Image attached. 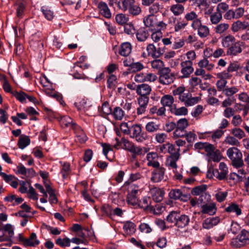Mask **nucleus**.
I'll return each mask as SVG.
<instances>
[{
    "label": "nucleus",
    "mask_w": 249,
    "mask_h": 249,
    "mask_svg": "<svg viewBox=\"0 0 249 249\" xmlns=\"http://www.w3.org/2000/svg\"><path fill=\"white\" fill-rule=\"evenodd\" d=\"M166 221L174 225L179 230L186 228L189 224L190 218L186 214H180L176 211H172L167 216Z\"/></svg>",
    "instance_id": "f257e3e1"
},
{
    "label": "nucleus",
    "mask_w": 249,
    "mask_h": 249,
    "mask_svg": "<svg viewBox=\"0 0 249 249\" xmlns=\"http://www.w3.org/2000/svg\"><path fill=\"white\" fill-rule=\"evenodd\" d=\"M227 155L231 160L232 164L236 168H239L244 165L242 160V153L240 150L236 147L229 148L227 151Z\"/></svg>",
    "instance_id": "f03ea898"
},
{
    "label": "nucleus",
    "mask_w": 249,
    "mask_h": 249,
    "mask_svg": "<svg viewBox=\"0 0 249 249\" xmlns=\"http://www.w3.org/2000/svg\"><path fill=\"white\" fill-rule=\"evenodd\" d=\"M119 9L125 12L127 11L131 15L137 16L141 12V9L135 0H121Z\"/></svg>",
    "instance_id": "7ed1b4c3"
},
{
    "label": "nucleus",
    "mask_w": 249,
    "mask_h": 249,
    "mask_svg": "<svg viewBox=\"0 0 249 249\" xmlns=\"http://www.w3.org/2000/svg\"><path fill=\"white\" fill-rule=\"evenodd\" d=\"M124 186V187L127 186L128 194L126 197L127 203L129 205L134 206L137 205L139 202V200L137 196V194L139 190L138 186L132 183H127L125 182Z\"/></svg>",
    "instance_id": "20e7f679"
},
{
    "label": "nucleus",
    "mask_w": 249,
    "mask_h": 249,
    "mask_svg": "<svg viewBox=\"0 0 249 249\" xmlns=\"http://www.w3.org/2000/svg\"><path fill=\"white\" fill-rule=\"evenodd\" d=\"M249 243V231L243 230L236 237L232 239L231 245L234 248H240Z\"/></svg>",
    "instance_id": "39448f33"
},
{
    "label": "nucleus",
    "mask_w": 249,
    "mask_h": 249,
    "mask_svg": "<svg viewBox=\"0 0 249 249\" xmlns=\"http://www.w3.org/2000/svg\"><path fill=\"white\" fill-rule=\"evenodd\" d=\"M159 74V82L162 85H169L173 83L175 79L174 74L171 72L169 67L164 68Z\"/></svg>",
    "instance_id": "423d86ee"
},
{
    "label": "nucleus",
    "mask_w": 249,
    "mask_h": 249,
    "mask_svg": "<svg viewBox=\"0 0 249 249\" xmlns=\"http://www.w3.org/2000/svg\"><path fill=\"white\" fill-rule=\"evenodd\" d=\"M129 131L131 137L135 138L138 142H142L147 138L146 134L144 132H142V127L139 124L132 125Z\"/></svg>",
    "instance_id": "0eeeda50"
},
{
    "label": "nucleus",
    "mask_w": 249,
    "mask_h": 249,
    "mask_svg": "<svg viewBox=\"0 0 249 249\" xmlns=\"http://www.w3.org/2000/svg\"><path fill=\"white\" fill-rule=\"evenodd\" d=\"M191 27L195 30L197 31V34L200 37H206L210 34L209 28L202 24L201 20H197L191 24Z\"/></svg>",
    "instance_id": "6e6552de"
},
{
    "label": "nucleus",
    "mask_w": 249,
    "mask_h": 249,
    "mask_svg": "<svg viewBox=\"0 0 249 249\" xmlns=\"http://www.w3.org/2000/svg\"><path fill=\"white\" fill-rule=\"evenodd\" d=\"M179 100L183 102L185 106L189 107L196 104L199 101V98L198 97H192L191 94L186 90Z\"/></svg>",
    "instance_id": "1a4fd4ad"
},
{
    "label": "nucleus",
    "mask_w": 249,
    "mask_h": 249,
    "mask_svg": "<svg viewBox=\"0 0 249 249\" xmlns=\"http://www.w3.org/2000/svg\"><path fill=\"white\" fill-rule=\"evenodd\" d=\"M228 169L224 162H220L218 169L213 170V174L214 177L219 180H223L227 177Z\"/></svg>",
    "instance_id": "9d476101"
},
{
    "label": "nucleus",
    "mask_w": 249,
    "mask_h": 249,
    "mask_svg": "<svg viewBox=\"0 0 249 249\" xmlns=\"http://www.w3.org/2000/svg\"><path fill=\"white\" fill-rule=\"evenodd\" d=\"M181 73L182 78H188L194 71L193 62L191 61H184L180 63Z\"/></svg>",
    "instance_id": "9b49d317"
},
{
    "label": "nucleus",
    "mask_w": 249,
    "mask_h": 249,
    "mask_svg": "<svg viewBox=\"0 0 249 249\" xmlns=\"http://www.w3.org/2000/svg\"><path fill=\"white\" fill-rule=\"evenodd\" d=\"M165 169L159 166L153 170L151 173V180L153 182H159L161 181L164 176Z\"/></svg>",
    "instance_id": "f8f14e48"
},
{
    "label": "nucleus",
    "mask_w": 249,
    "mask_h": 249,
    "mask_svg": "<svg viewBox=\"0 0 249 249\" xmlns=\"http://www.w3.org/2000/svg\"><path fill=\"white\" fill-rule=\"evenodd\" d=\"M244 45V43L242 41H237L234 42L230 46L227 51L228 55L230 56H236L242 52V47Z\"/></svg>",
    "instance_id": "ddd939ff"
},
{
    "label": "nucleus",
    "mask_w": 249,
    "mask_h": 249,
    "mask_svg": "<svg viewBox=\"0 0 249 249\" xmlns=\"http://www.w3.org/2000/svg\"><path fill=\"white\" fill-rule=\"evenodd\" d=\"M149 97L145 96H139L137 98V101L139 107L137 108V113L138 115H142L146 112L148 104L149 103Z\"/></svg>",
    "instance_id": "4468645a"
},
{
    "label": "nucleus",
    "mask_w": 249,
    "mask_h": 249,
    "mask_svg": "<svg viewBox=\"0 0 249 249\" xmlns=\"http://www.w3.org/2000/svg\"><path fill=\"white\" fill-rule=\"evenodd\" d=\"M146 160H147V165L148 166H152L156 168L160 166L159 161L160 157L156 152H150L146 155Z\"/></svg>",
    "instance_id": "2eb2a0df"
},
{
    "label": "nucleus",
    "mask_w": 249,
    "mask_h": 249,
    "mask_svg": "<svg viewBox=\"0 0 249 249\" xmlns=\"http://www.w3.org/2000/svg\"><path fill=\"white\" fill-rule=\"evenodd\" d=\"M169 196L172 199H178L183 201H186L188 198V196L186 194H183L178 189H172L169 193Z\"/></svg>",
    "instance_id": "dca6fc26"
},
{
    "label": "nucleus",
    "mask_w": 249,
    "mask_h": 249,
    "mask_svg": "<svg viewBox=\"0 0 249 249\" xmlns=\"http://www.w3.org/2000/svg\"><path fill=\"white\" fill-rule=\"evenodd\" d=\"M201 208V210L198 213L199 214H207L210 215H213L217 211V208L214 203L202 205Z\"/></svg>",
    "instance_id": "f3484780"
},
{
    "label": "nucleus",
    "mask_w": 249,
    "mask_h": 249,
    "mask_svg": "<svg viewBox=\"0 0 249 249\" xmlns=\"http://www.w3.org/2000/svg\"><path fill=\"white\" fill-rule=\"evenodd\" d=\"M152 90L151 86L146 84H142L137 86L136 91L140 96L148 97Z\"/></svg>",
    "instance_id": "a211bd4d"
},
{
    "label": "nucleus",
    "mask_w": 249,
    "mask_h": 249,
    "mask_svg": "<svg viewBox=\"0 0 249 249\" xmlns=\"http://www.w3.org/2000/svg\"><path fill=\"white\" fill-rule=\"evenodd\" d=\"M149 194L155 202H160L163 199L164 193L161 189L157 187H154L150 189Z\"/></svg>",
    "instance_id": "6ab92c4d"
},
{
    "label": "nucleus",
    "mask_w": 249,
    "mask_h": 249,
    "mask_svg": "<svg viewBox=\"0 0 249 249\" xmlns=\"http://www.w3.org/2000/svg\"><path fill=\"white\" fill-rule=\"evenodd\" d=\"M220 222L218 217H211L205 219L202 222V227L205 229H210L217 225Z\"/></svg>",
    "instance_id": "aec40b11"
},
{
    "label": "nucleus",
    "mask_w": 249,
    "mask_h": 249,
    "mask_svg": "<svg viewBox=\"0 0 249 249\" xmlns=\"http://www.w3.org/2000/svg\"><path fill=\"white\" fill-rule=\"evenodd\" d=\"M74 105L79 111L84 112L89 110L91 107L90 102L86 99H81L80 101L76 102Z\"/></svg>",
    "instance_id": "412c9836"
},
{
    "label": "nucleus",
    "mask_w": 249,
    "mask_h": 249,
    "mask_svg": "<svg viewBox=\"0 0 249 249\" xmlns=\"http://www.w3.org/2000/svg\"><path fill=\"white\" fill-rule=\"evenodd\" d=\"M3 230L5 231H7L8 233V235H6L3 234L2 235H0V241H11V238L13 237L14 232V229L12 225L10 224H7L3 227Z\"/></svg>",
    "instance_id": "4be33fe9"
},
{
    "label": "nucleus",
    "mask_w": 249,
    "mask_h": 249,
    "mask_svg": "<svg viewBox=\"0 0 249 249\" xmlns=\"http://www.w3.org/2000/svg\"><path fill=\"white\" fill-rule=\"evenodd\" d=\"M179 148L178 149V151L174 154L171 155L166 160V165L174 169H177L178 167L176 163L177 161L178 160L180 157L179 153Z\"/></svg>",
    "instance_id": "5701e85b"
},
{
    "label": "nucleus",
    "mask_w": 249,
    "mask_h": 249,
    "mask_svg": "<svg viewBox=\"0 0 249 249\" xmlns=\"http://www.w3.org/2000/svg\"><path fill=\"white\" fill-rule=\"evenodd\" d=\"M98 8L100 14L107 18L111 17V13L106 3L103 1L100 2L98 4Z\"/></svg>",
    "instance_id": "b1692460"
},
{
    "label": "nucleus",
    "mask_w": 249,
    "mask_h": 249,
    "mask_svg": "<svg viewBox=\"0 0 249 249\" xmlns=\"http://www.w3.org/2000/svg\"><path fill=\"white\" fill-rule=\"evenodd\" d=\"M149 33L146 28H141L136 32V36L139 41L144 42L149 37Z\"/></svg>",
    "instance_id": "393cba45"
},
{
    "label": "nucleus",
    "mask_w": 249,
    "mask_h": 249,
    "mask_svg": "<svg viewBox=\"0 0 249 249\" xmlns=\"http://www.w3.org/2000/svg\"><path fill=\"white\" fill-rule=\"evenodd\" d=\"M123 230L126 235H131L136 231V225L131 221H126L124 223Z\"/></svg>",
    "instance_id": "a878e982"
},
{
    "label": "nucleus",
    "mask_w": 249,
    "mask_h": 249,
    "mask_svg": "<svg viewBox=\"0 0 249 249\" xmlns=\"http://www.w3.org/2000/svg\"><path fill=\"white\" fill-rule=\"evenodd\" d=\"M248 27V23L245 21L237 20L231 24V30L233 32H237L240 30H245Z\"/></svg>",
    "instance_id": "bb28decb"
},
{
    "label": "nucleus",
    "mask_w": 249,
    "mask_h": 249,
    "mask_svg": "<svg viewBox=\"0 0 249 249\" xmlns=\"http://www.w3.org/2000/svg\"><path fill=\"white\" fill-rule=\"evenodd\" d=\"M73 129L78 139V141L80 142L83 143L87 141V136L79 126L76 124V125L73 128Z\"/></svg>",
    "instance_id": "cd10ccee"
},
{
    "label": "nucleus",
    "mask_w": 249,
    "mask_h": 249,
    "mask_svg": "<svg viewBox=\"0 0 249 249\" xmlns=\"http://www.w3.org/2000/svg\"><path fill=\"white\" fill-rule=\"evenodd\" d=\"M40 241L37 239L36 235L33 232L31 234L29 238H26L24 244L25 247H36L39 245Z\"/></svg>",
    "instance_id": "c85d7f7f"
},
{
    "label": "nucleus",
    "mask_w": 249,
    "mask_h": 249,
    "mask_svg": "<svg viewBox=\"0 0 249 249\" xmlns=\"http://www.w3.org/2000/svg\"><path fill=\"white\" fill-rule=\"evenodd\" d=\"M192 6L198 7L199 9H207L210 5V2L207 0H189Z\"/></svg>",
    "instance_id": "c756f323"
},
{
    "label": "nucleus",
    "mask_w": 249,
    "mask_h": 249,
    "mask_svg": "<svg viewBox=\"0 0 249 249\" xmlns=\"http://www.w3.org/2000/svg\"><path fill=\"white\" fill-rule=\"evenodd\" d=\"M145 128L147 132L155 133L160 130V124L155 121H150L146 124Z\"/></svg>",
    "instance_id": "7c9ffc66"
},
{
    "label": "nucleus",
    "mask_w": 249,
    "mask_h": 249,
    "mask_svg": "<svg viewBox=\"0 0 249 249\" xmlns=\"http://www.w3.org/2000/svg\"><path fill=\"white\" fill-rule=\"evenodd\" d=\"M131 44L129 42H124L121 44L119 53L122 56H126L131 53Z\"/></svg>",
    "instance_id": "2f4dec72"
},
{
    "label": "nucleus",
    "mask_w": 249,
    "mask_h": 249,
    "mask_svg": "<svg viewBox=\"0 0 249 249\" xmlns=\"http://www.w3.org/2000/svg\"><path fill=\"white\" fill-rule=\"evenodd\" d=\"M157 21V17L154 15H150L143 18V22L146 27H154Z\"/></svg>",
    "instance_id": "473e14b6"
},
{
    "label": "nucleus",
    "mask_w": 249,
    "mask_h": 249,
    "mask_svg": "<svg viewBox=\"0 0 249 249\" xmlns=\"http://www.w3.org/2000/svg\"><path fill=\"white\" fill-rule=\"evenodd\" d=\"M184 9V7L179 3L172 5L170 8V10L175 16H178L183 14Z\"/></svg>",
    "instance_id": "72a5a7b5"
},
{
    "label": "nucleus",
    "mask_w": 249,
    "mask_h": 249,
    "mask_svg": "<svg viewBox=\"0 0 249 249\" xmlns=\"http://www.w3.org/2000/svg\"><path fill=\"white\" fill-rule=\"evenodd\" d=\"M235 38L233 36L229 35L222 38L221 43L223 47L229 48L235 42Z\"/></svg>",
    "instance_id": "f704fd0d"
},
{
    "label": "nucleus",
    "mask_w": 249,
    "mask_h": 249,
    "mask_svg": "<svg viewBox=\"0 0 249 249\" xmlns=\"http://www.w3.org/2000/svg\"><path fill=\"white\" fill-rule=\"evenodd\" d=\"M30 143V139L29 136L22 135L20 136L18 142V147L23 149Z\"/></svg>",
    "instance_id": "c9c22d12"
},
{
    "label": "nucleus",
    "mask_w": 249,
    "mask_h": 249,
    "mask_svg": "<svg viewBox=\"0 0 249 249\" xmlns=\"http://www.w3.org/2000/svg\"><path fill=\"white\" fill-rule=\"evenodd\" d=\"M171 113L176 116H185L188 114V109L185 107H174L171 108Z\"/></svg>",
    "instance_id": "e433bc0d"
},
{
    "label": "nucleus",
    "mask_w": 249,
    "mask_h": 249,
    "mask_svg": "<svg viewBox=\"0 0 249 249\" xmlns=\"http://www.w3.org/2000/svg\"><path fill=\"white\" fill-rule=\"evenodd\" d=\"M151 67L157 71H158V73H159L160 71H161V70H162L165 67L164 66V63L160 59H156L153 61H152L151 62Z\"/></svg>",
    "instance_id": "4c0bfd02"
},
{
    "label": "nucleus",
    "mask_w": 249,
    "mask_h": 249,
    "mask_svg": "<svg viewBox=\"0 0 249 249\" xmlns=\"http://www.w3.org/2000/svg\"><path fill=\"white\" fill-rule=\"evenodd\" d=\"M111 115L116 120H122L124 116V110L119 107H114Z\"/></svg>",
    "instance_id": "58836bf2"
},
{
    "label": "nucleus",
    "mask_w": 249,
    "mask_h": 249,
    "mask_svg": "<svg viewBox=\"0 0 249 249\" xmlns=\"http://www.w3.org/2000/svg\"><path fill=\"white\" fill-rule=\"evenodd\" d=\"M174 102V97L169 94L163 96L160 100V103L164 107H171Z\"/></svg>",
    "instance_id": "ea45409f"
},
{
    "label": "nucleus",
    "mask_w": 249,
    "mask_h": 249,
    "mask_svg": "<svg viewBox=\"0 0 249 249\" xmlns=\"http://www.w3.org/2000/svg\"><path fill=\"white\" fill-rule=\"evenodd\" d=\"M60 124L62 126L71 127L72 129L76 125V124L73 122L72 119L69 116H64L60 119Z\"/></svg>",
    "instance_id": "a19ab883"
},
{
    "label": "nucleus",
    "mask_w": 249,
    "mask_h": 249,
    "mask_svg": "<svg viewBox=\"0 0 249 249\" xmlns=\"http://www.w3.org/2000/svg\"><path fill=\"white\" fill-rule=\"evenodd\" d=\"M207 187L206 185L198 186L194 188L191 193L194 196H199L203 193H206Z\"/></svg>",
    "instance_id": "79ce46f5"
},
{
    "label": "nucleus",
    "mask_w": 249,
    "mask_h": 249,
    "mask_svg": "<svg viewBox=\"0 0 249 249\" xmlns=\"http://www.w3.org/2000/svg\"><path fill=\"white\" fill-rule=\"evenodd\" d=\"M41 10L44 17L48 20H51L53 18V12L48 7L43 6L41 7Z\"/></svg>",
    "instance_id": "37998d69"
},
{
    "label": "nucleus",
    "mask_w": 249,
    "mask_h": 249,
    "mask_svg": "<svg viewBox=\"0 0 249 249\" xmlns=\"http://www.w3.org/2000/svg\"><path fill=\"white\" fill-rule=\"evenodd\" d=\"M223 143L234 146H238L240 145V142L235 137L231 136H227L225 138Z\"/></svg>",
    "instance_id": "c03bdc74"
},
{
    "label": "nucleus",
    "mask_w": 249,
    "mask_h": 249,
    "mask_svg": "<svg viewBox=\"0 0 249 249\" xmlns=\"http://www.w3.org/2000/svg\"><path fill=\"white\" fill-rule=\"evenodd\" d=\"M231 133L234 137L239 139H242L246 136L244 131L239 127H235L231 130Z\"/></svg>",
    "instance_id": "a18cd8bd"
},
{
    "label": "nucleus",
    "mask_w": 249,
    "mask_h": 249,
    "mask_svg": "<svg viewBox=\"0 0 249 249\" xmlns=\"http://www.w3.org/2000/svg\"><path fill=\"white\" fill-rule=\"evenodd\" d=\"M133 153V158H135L137 155H143L147 152V149L145 147H141L134 145L133 150L131 151Z\"/></svg>",
    "instance_id": "49530a36"
},
{
    "label": "nucleus",
    "mask_w": 249,
    "mask_h": 249,
    "mask_svg": "<svg viewBox=\"0 0 249 249\" xmlns=\"http://www.w3.org/2000/svg\"><path fill=\"white\" fill-rule=\"evenodd\" d=\"M210 21L212 24H216L219 23L222 18V15L220 12L216 11L210 16Z\"/></svg>",
    "instance_id": "de8ad7c7"
},
{
    "label": "nucleus",
    "mask_w": 249,
    "mask_h": 249,
    "mask_svg": "<svg viewBox=\"0 0 249 249\" xmlns=\"http://www.w3.org/2000/svg\"><path fill=\"white\" fill-rule=\"evenodd\" d=\"M225 211L228 213L235 212L237 215L241 214V210L239 208L237 204L232 203L225 209Z\"/></svg>",
    "instance_id": "09e8293b"
},
{
    "label": "nucleus",
    "mask_w": 249,
    "mask_h": 249,
    "mask_svg": "<svg viewBox=\"0 0 249 249\" xmlns=\"http://www.w3.org/2000/svg\"><path fill=\"white\" fill-rule=\"evenodd\" d=\"M184 18L187 21H192V23H194L197 20H201L198 18L197 14L193 11L187 13L184 16Z\"/></svg>",
    "instance_id": "8fccbe9b"
},
{
    "label": "nucleus",
    "mask_w": 249,
    "mask_h": 249,
    "mask_svg": "<svg viewBox=\"0 0 249 249\" xmlns=\"http://www.w3.org/2000/svg\"><path fill=\"white\" fill-rule=\"evenodd\" d=\"M62 168L61 170V173L62 174L63 178H66L69 176L70 172V164L68 162H60Z\"/></svg>",
    "instance_id": "3c124183"
},
{
    "label": "nucleus",
    "mask_w": 249,
    "mask_h": 249,
    "mask_svg": "<svg viewBox=\"0 0 249 249\" xmlns=\"http://www.w3.org/2000/svg\"><path fill=\"white\" fill-rule=\"evenodd\" d=\"M144 68L142 63L140 62H133L130 68H128V71L130 72H136L140 71Z\"/></svg>",
    "instance_id": "603ef678"
},
{
    "label": "nucleus",
    "mask_w": 249,
    "mask_h": 249,
    "mask_svg": "<svg viewBox=\"0 0 249 249\" xmlns=\"http://www.w3.org/2000/svg\"><path fill=\"white\" fill-rule=\"evenodd\" d=\"M115 19L118 24L124 25L127 23L128 18L124 14H119L116 16Z\"/></svg>",
    "instance_id": "864d4df0"
},
{
    "label": "nucleus",
    "mask_w": 249,
    "mask_h": 249,
    "mask_svg": "<svg viewBox=\"0 0 249 249\" xmlns=\"http://www.w3.org/2000/svg\"><path fill=\"white\" fill-rule=\"evenodd\" d=\"M239 91V89L236 87H231L230 88H226L223 91V93L228 97H231L234 94Z\"/></svg>",
    "instance_id": "5fc2aeb1"
},
{
    "label": "nucleus",
    "mask_w": 249,
    "mask_h": 249,
    "mask_svg": "<svg viewBox=\"0 0 249 249\" xmlns=\"http://www.w3.org/2000/svg\"><path fill=\"white\" fill-rule=\"evenodd\" d=\"M229 28L228 23H222L217 25L214 28V31L217 34H222L226 32Z\"/></svg>",
    "instance_id": "6e6d98bb"
},
{
    "label": "nucleus",
    "mask_w": 249,
    "mask_h": 249,
    "mask_svg": "<svg viewBox=\"0 0 249 249\" xmlns=\"http://www.w3.org/2000/svg\"><path fill=\"white\" fill-rule=\"evenodd\" d=\"M198 203L200 204H206L209 202L210 200H211V196L206 193H203L201 195L198 196L197 197Z\"/></svg>",
    "instance_id": "4d7b16f0"
},
{
    "label": "nucleus",
    "mask_w": 249,
    "mask_h": 249,
    "mask_svg": "<svg viewBox=\"0 0 249 249\" xmlns=\"http://www.w3.org/2000/svg\"><path fill=\"white\" fill-rule=\"evenodd\" d=\"M164 210L163 207L161 204H157L155 206H150V212L155 214H160Z\"/></svg>",
    "instance_id": "13d9d810"
},
{
    "label": "nucleus",
    "mask_w": 249,
    "mask_h": 249,
    "mask_svg": "<svg viewBox=\"0 0 249 249\" xmlns=\"http://www.w3.org/2000/svg\"><path fill=\"white\" fill-rule=\"evenodd\" d=\"M146 51L148 56H151L153 57H159V55L157 54L156 47L153 44H149L147 45Z\"/></svg>",
    "instance_id": "bf43d9fd"
},
{
    "label": "nucleus",
    "mask_w": 249,
    "mask_h": 249,
    "mask_svg": "<svg viewBox=\"0 0 249 249\" xmlns=\"http://www.w3.org/2000/svg\"><path fill=\"white\" fill-rule=\"evenodd\" d=\"M176 124V127L186 130L189 125V122L186 118H182L178 120Z\"/></svg>",
    "instance_id": "052dcab7"
},
{
    "label": "nucleus",
    "mask_w": 249,
    "mask_h": 249,
    "mask_svg": "<svg viewBox=\"0 0 249 249\" xmlns=\"http://www.w3.org/2000/svg\"><path fill=\"white\" fill-rule=\"evenodd\" d=\"M186 131V130L176 127L175 131L173 132V137L174 139L183 138L185 136Z\"/></svg>",
    "instance_id": "680f3d73"
},
{
    "label": "nucleus",
    "mask_w": 249,
    "mask_h": 249,
    "mask_svg": "<svg viewBox=\"0 0 249 249\" xmlns=\"http://www.w3.org/2000/svg\"><path fill=\"white\" fill-rule=\"evenodd\" d=\"M187 23L184 20H181L180 19L178 20L174 26L175 32H178L185 28Z\"/></svg>",
    "instance_id": "e2e57ef3"
},
{
    "label": "nucleus",
    "mask_w": 249,
    "mask_h": 249,
    "mask_svg": "<svg viewBox=\"0 0 249 249\" xmlns=\"http://www.w3.org/2000/svg\"><path fill=\"white\" fill-rule=\"evenodd\" d=\"M187 142L189 143H192L197 139V136L194 131H186L185 137Z\"/></svg>",
    "instance_id": "0e129e2a"
},
{
    "label": "nucleus",
    "mask_w": 249,
    "mask_h": 249,
    "mask_svg": "<svg viewBox=\"0 0 249 249\" xmlns=\"http://www.w3.org/2000/svg\"><path fill=\"white\" fill-rule=\"evenodd\" d=\"M70 242L71 240L68 237L64 238L63 239L59 238L56 240V244L59 245L62 247H70Z\"/></svg>",
    "instance_id": "69168bd1"
},
{
    "label": "nucleus",
    "mask_w": 249,
    "mask_h": 249,
    "mask_svg": "<svg viewBox=\"0 0 249 249\" xmlns=\"http://www.w3.org/2000/svg\"><path fill=\"white\" fill-rule=\"evenodd\" d=\"M228 196L227 192L218 191L215 195L216 200L219 202L224 201Z\"/></svg>",
    "instance_id": "338daca9"
},
{
    "label": "nucleus",
    "mask_w": 249,
    "mask_h": 249,
    "mask_svg": "<svg viewBox=\"0 0 249 249\" xmlns=\"http://www.w3.org/2000/svg\"><path fill=\"white\" fill-rule=\"evenodd\" d=\"M155 140L159 143L164 142L167 138V135L165 133H158L155 135Z\"/></svg>",
    "instance_id": "774afa93"
}]
</instances>
